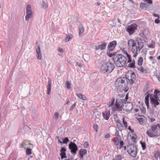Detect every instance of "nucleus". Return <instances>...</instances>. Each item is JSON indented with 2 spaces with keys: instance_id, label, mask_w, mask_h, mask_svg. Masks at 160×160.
I'll return each mask as SVG.
<instances>
[{
  "instance_id": "nucleus-30",
  "label": "nucleus",
  "mask_w": 160,
  "mask_h": 160,
  "mask_svg": "<svg viewBox=\"0 0 160 160\" xmlns=\"http://www.w3.org/2000/svg\"><path fill=\"white\" fill-rule=\"evenodd\" d=\"M42 6L43 8L44 9H47L48 7L47 3L44 1L42 2Z\"/></svg>"
},
{
  "instance_id": "nucleus-61",
  "label": "nucleus",
  "mask_w": 160,
  "mask_h": 160,
  "mask_svg": "<svg viewBox=\"0 0 160 160\" xmlns=\"http://www.w3.org/2000/svg\"><path fill=\"white\" fill-rule=\"evenodd\" d=\"M138 111H139V110L138 109H135V111L136 112H138Z\"/></svg>"
},
{
  "instance_id": "nucleus-8",
  "label": "nucleus",
  "mask_w": 160,
  "mask_h": 160,
  "mask_svg": "<svg viewBox=\"0 0 160 160\" xmlns=\"http://www.w3.org/2000/svg\"><path fill=\"white\" fill-rule=\"evenodd\" d=\"M123 55L125 57H127L128 59V63L130 62L128 65V67L132 68H135V59H136V58H135L133 57V58L132 59L131 55L128 53L127 52H126Z\"/></svg>"
},
{
  "instance_id": "nucleus-6",
  "label": "nucleus",
  "mask_w": 160,
  "mask_h": 160,
  "mask_svg": "<svg viewBox=\"0 0 160 160\" xmlns=\"http://www.w3.org/2000/svg\"><path fill=\"white\" fill-rule=\"evenodd\" d=\"M117 60L115 61V63L116 66L121 67L125 64L127 59L125 56L119 54L117 56Z\"/></svg>"
},
{
  "instance_id": "nucleus-37",
  "label": "nucleus",
  "mask_w": 160,
  "mask_h": 160,
  "mask_svg": "<svg viewBox=\"0 0 160 160\" xmlns=\"http://www.w3.org/2000/svg\"><path fill=\"white\" fill-rule=\"evenodd\" d=\"M120 145L119 147V149H121L122 148L123 146V142L122 141H121L120 142Z\"/></svg>"
},
{
  "instance_id": "nucleus-5",
  "label": "nucleus",
  "mask_w": 160,
  "mask_h": 160,
  "mask_svg": "<svg viewBox=\"0 0 160 160\" xmlns=\"http://www.w3.org/2000/svg\"><path fill=\"white\" fill-rule=\"evenodd\" d=\"M114 68V64L110 61L104 62L101 67L102 72L107 73H110Z\"/></svg>"
},
{
  "instance_id": "nucleus-45",
  "label": "nucleus",
  "mask_w": 160,
  "mask_h": 160,
  "mask_svg": "<svg viewBox=\"0 0 160 160\" xmlns=\"http://www.w3.org/2000/svg\"><path fill=\"white\" fill-rule=\"evenodd\" d=\"M66 151V149L63 148L62 147V148L60 151L61 152H65Z\"/></svg>"
},
{
  "instance_id": "nucleus-52",
  "label": "nucleus",
  "mask_w": 160,
  "mask_h": 160,
  "mask_svg": "<svg viewBox=\"0 0 160 160\" xmlns=\"http://www.w3.org/2000/svg\"><path fill=\"white\" fill-rule=\"evenodd\" d=\"M98 126L96 125H94V128L96 130V131L97 132V128H98Z\"/></svg>"
},
{
  "instance_id": "nucleus-38",
  "label": "nucleus",
  "mask_w": 160,
  "mask_h": 160,
  "mask_svg": "<svg viewBox=\"0 0 160 160\" xmlns=\"http://www.w3.org/2000/svg\"><path fill=\"white\" fill-rule=\"evenodd\" d=\"M123 125L124 126V127L125 128H127V126H128L127 122L125 121H124V118H123Z\"/></svg>"
},
{
  "instance_id": "nucleus-17",
  "label": "nucleus",
  "mask_w": 160,
  "mask_h": 160,
  "mask_svg": "<svg viewBox=\"0 0 160 160\" xmlns=\"http://www.w3.org/2000/svg\"><path fill=\"white\" fill-rule=\"evenodd\" d=\"M126 109L127 112L131 111L133 108V104L130 102H127L125 103Z\"/></svg>"
},
{
  "instance_id": "nucleus-50",
  "label": "nucleus",
  "mask_w": 160,
  "mask_h": 160,
  "mask_svg": "<svg viewBox=\"0 0 160 160\" xmlns=\"http://www.w3.org/2000/svg\"><path fill=\"white\" fill-rule=\"evenodd\" d=\"M107 55L110 57H111L112 56V53H111L109 52H107Z\"/></svg>"
},
{
  "instance_id": "nucleus-18",
  "label": "nucleus",
  "mask_w": 160,
  "mask_h": 160,
  "mask_svg": "<svg viewBox=\"0 0 160 160\" xmlns=\"http://www.w3.org/2000/svg\"><path fill=\"white\" fill-rule=\"evenodd\" d=\"M36 51L37 53V58L38 59L41 60L42 59V54L40 52V49L39 46H38Z\"/></svg>"
},
{
  "instance_id": "nucleus-51",
  "label": "nucleus",
  "mask_w": 160,
  "mask_h": 160,
  "mask_svg": "<svg viewBox=\"0 0 160 160\" xmlns=\"http://www.w3.org/2000/svg\"><path fill=\"white\" fill-rule=\"evenodd\" d=\"M58 142L61 143H62V141L61 140V138H58Z\"/></svg>"
},
{
  "instance_id": "nucleus-32",
  "label": "nucleus",
  "mask_w": 160,
  "mask_h": 160,
  "mask_svg": "<svg viewBox=\"0 0 160 160\" xmlns=\"http://www.w3.org/2000/svg\"><path fill=\"white\" fill-rule=\"evenodd\" d=\"M26 154L27 155H30L31 154V148H28L26 150Z\"/></svg>"
},
{
  "instance_id": "nucleus-60",
  "label": "nucleus",
  "mask_w": 160,
  "mask_h": 160,
  "mask_svg": "<svg viewBox=\"0 0 160 160\" xmlns=\"http://www.w3.org/2000/svg\"><path fill=\"white\" fill-rule=\"evenodd\" d=\"M142 112H145V109L144 108H142Z\"/></svg>"
},
{
  "instance_id": "nucleus-31",
  "label": "nucleus",
  "mask_w": 160,
  "mask_h": 160,
  "mask_svg": "<svg viewBox=\"0 0 160 160\" xmlns=\"http://www.w3.org/2000/svg\"><path fill=\"white\" fill-rule=\"evenodd\" d=\"M115 158L116 160H121L123 158V157L121 155H118L116 156Z\"/></svg>"
},
{
  "instance_id": "nucleus-26",
  "label": "nucleus",
  "mask_w": 160,
  "mask_h": 160,
  "mask_svg": "<svg viewBox=\"0 0 160 160\" xmlns=\"http://www.w3.org/2000/svg\"><path fill=\"white\" fill-rule=\"evenodd\" d=\"M117 124L118 128L121 130L123 129V127L122 124L119 122H117Z\"/></svg>"
},
{
  "instance_id": "nucleus-1",
  "label": "nucleus",
  "mask_w": 160,
  "mask_h": 160,
  "mask_svg": "<svg viewBox=\"0 0 160 160\" xmlns=\"http://www.w3.org/2000/svg\"><path fill=\"white\" fill-rule=\"evenodd\" d=\"M160 91L155 89L154 94L148 92L145 98V102L147 108L149 107V100L150 98V102L153 108H156L160 103Z\"/></svg>"
},
{
  "instance_id": "nucleus-33",
  "label": "nucleus",
  "mask_w": 160,
  "mask_h": 160,
  "mask_svg": "<svg viewBox=\"0 0 160 160\" xmlns=\"http://www.w3.org/2000/svg\"><path fill=\"white\" fill-rule=\"evenodd\" d=\"M66 86L67 88L68 89H69L70 88V86L71 84L68 81H66Z\"/></svg>"
},
{
  "instance_id": "nucleus-36",
  "label": "nucleus",
  "mask_w": 160,
  "mask_h": 160,
  "mask_svg": "<svg viewBox=\"0 0 160 160\" xmlns=\"http://www.w3.org/2000/svg\"><path fill=\"white\" fill-rule=\"evenodd\" d=\"M26 144H25L23 142L20 144V147L21 148H27L26 146Z\"/></svg>"
},
{
  "instance_id": "nucleus-24",
  "label": "nucleus",
  "mask_w": 160,
  "mask_h": 160,
  "mask_svg": "<svg viewBox=\"0 0 160 160\" xmlns=\"http://www.w3.org/2000/svg\"><path fill=\"white\" fill-rule=\"evenodd\" d=\"M72 35L71 34H69L68 35H67L66 38H65V40L66 42H68L69 40L72 38Z\"/></svg>"
},
{
  "instance_id": "nucleus-58",
  "label": "nucleus",
  "mask_w": 160,
  "mask_h": 160,
  "mask_svg": "<svg viewBox=\"0 0 160 160\" xmlns=\"http://www.w3.org/2000/svg\"><path fill=\"white\" fill-rule=\"evenodd\" d=\"M69 102H70V101H69V100H68L67 101V102H66V104H68H68L69 103Z\"/></svg>"
},
{
  "instance_id": "nucleus-20",
  "label": "nucleus",
  "mask_w": 160,
  "mask_h": 160,
  "mask_svg": "<svg viewBox=\"0 0 160 160\" xmlns=\"http://www.w3.org/2000/svg\"><path fill=\"white\" fill-rule=\"evenodd\" d=\"M146 134H148V136L150 137H152L154 136H156V135L154 133L153 129H149L147 131Z\"/></svg>"
},
{
  "instance_id": "nucleus-49",
  "label": "nucleus",
  "mask_w": 160,
  "mask_h": 160,
  "mask_svg": "<svg viewBox=\"0 0 160 160\" xmlns=\"http://www.w3.org/2000/svg\"><path fill=\"white\" fill-rule=\"evenodd\" d=\"M110 137V134L109 133H108V134H106L105 135L104 137H105V138H108Z\"/></svg>"
},
{
  "instance_id": "nucleus-25",
  "label": "nucleus",
  "mask_w": 160,
  "mask_h": 160,
  "mask_svg": "<svg viewBox=\"0 0 160 160\" xmlns=\"http://www.w3.org/2000/svg\"><path fill=\"white\" fill-rule=\"evenodd\" d=\"M115 135L116 136L114 137L115 139H118V140H121V138L120 136L119 135V133L118 131H116L115 133Z\"/></svg>"
},
{
  "instance_id": "nucleus-13",
  "label": "nucleus",
  "mask_w": 160,
  "mask_h": 160,
  "mask_svg": "<svg viewBox=\"0 0 160 160\" xmlns=\"http://www.w3.org/2000/svg\"><path fill=\"white\" fill-rule=\"evenodd\" d=\"M143 62V59L142 58V57H140L138 61V66L137 68L139 71L142 72H146V70L144 69V68L142 66Z\"/></svg>"
},
{
  "instance_id": "nucleus-44",
  "label": "nucleus",
  "mask_w": 160,
  "mask_h": 160,
  "mask_svg": "<svg viewBox=\"0 0 160 160\" xmlns=\"http://www.w3.org/2000/svg\"><path fill=\"white\" fill-rule=\"evenodd\" d=\"M144 1L147 2L149 4L152 3V1L150 0H144Z\"/></svg>"
},
{
  "instance_id": "nucleus-41",
  "label": "nucleus",
  "mask_w": 160,
  "mask_h": 160,
  "mask_svg": "<svg viewBox=\"0 0 160 160\" xmlns=\"http://www.w3.org/2000/svg\"><path fill=\"white\" fill-rule=\"evenodd\" d=\"M121 50L123 55H124L126 53V52H127L126 50L124 48H121Z\"/></svg>"
},
{
  "instance_id": "nucleus-27",
  "label": "nucleus",
  "mask_w": 160,
  "mask_h": 160,
  "mask_svg": "<svg viewBox=\"0 0 160 160\" xmlns=\"http://www.w3.org/2000/svg\"><path fill=\"white\" fill-rule=\"evenodd\" d=\"M155 42H152L151 43L148 44V47L151 48H154L155 47Z\"/></svg>"
},
{
  "instance_id": "nucleus-23",
  "label": "nucleus",
  "mask_w": 160,
  "mask_h": 160,
  "mask_svg": "<svg viewBox=\"0 0 160 160\" xmlns=\"http://www.w3.org/2000/svg\"><path fill=\"white\" fill-rule=\"evenodd\" d=\"M76 95H77L79 98L82 99L83 100H85L87 99V98L86 97L79 93H77L76 94Z\"/></svg>"
},
{
  "instance_id": "nucleus-46",
  "label": "nucleus",
  "mask_w": 160,
  "mask_h": 160,
  "mask_svg": "<svg viewBox=\"0 0 160 160\" xmlns=\"http://www.w3.org/2000/svg\"><path fill=\"white\" fill-rule=\"evenodd\" d=\"M154 22L157 24H158L160 23V20L158 18L155 20Z\"/></svg>"
},
{
  "instance_id": "nucleus-48",
  "label": "nucleus",
  "mask_w": 160,
  "mask_h": 160,
  "mask_svg": "<svg viewBox=\"0 0 160 160\" xmlns=\"http://www.w3.org/2000/svg\"><path fill=\"white\" fill-rule=\"evenodd\" d=\"M58 50L59 52L62 53L63 52V50L60 48H59L58 49Z\"/></svg>"
},
{
  "instance_id": "nucleus-3",
  "label": "nucleus",
  "mask_w": 160,
  "mask_h": 160,
  "mask_svg": "<svg viewBox=\"0 0 160 160\" xmlns=\"http://www.w3.org/2000/svg\"><path fill=\"white\" fill-rule=\"evenodd\" d=\"M114 101L115 98H113L110 101L108 104L109 110H107L106 111L102 113L103 118L106 120H108L110 117V110L112 109V111L113 112L122 110V108L120 105L117 102H116V103L114 104Z\"/></svg>"
},
{
  "instance_id": "nucleus-64",
  "label": "nucleus",
  "mask_w": 160,
  "mask_h": 160,
  "mask_svg": "<svg viewBox=\"0 0 160 160\" xmlns=\"http://www.w3.org/2000/svg\"><path fill=\"white\" fill-rule=\"evenodd\" d=\"M157 152H160V151H158Z\"/></svg>"
},
{
  "instance_id": "nucleus-21",
  "label": "nucleus",
  "mask_w": 160,
  "mask_h": 160,
  "mask_svg": "<svg viewBox=\"0 0 160 160\" xmlns=\"http://www.w3.org/2000/svg\"><path fill=\"white\" fill-rule=\"evenodd\" d=\"M51 82L50 80H49L48 81V88H47V94H49L51 92Z\"/></svg>"
},
{
  "instance_id": "nucleus-62",
  "label": "nucleus",
  "mask_w": 160,
  "mask_h": 160,
  "mask_svg": "<svg viewBox=\"0 0 160 160\" xmlns=\"http://www.w3.org/2000/svg\"><path fill=\"white\" fill-rule=\"evenodd\" d=\"M158 157H159V159H160V152H159L158 153Z\"/></svg>"
},
{
  "instance_id": "nucleus-47",
  "label": "nucleus",
  "mask_w": 160,
  "mask_h": 160,
  "mask_svg": "<svg viewBox=\"0 0 160 160\" xmlns=\"http://www.w3.org/2000/svg\"><path fill=\"white\" fill-rule=\"evenodd\" d=\"M76 103H74L70 107V110H72L76 106Z\"/></svg>"
},
{
  "instance_id": "nucleus-57",
  "label": "nucleus",
  "mask_w": 160,
  "mask_h": 160,
  "mask_svg": "<svg viewBox=\"0 0 160 160\" xmlns=\"http://www.w3.org/2000/svg\"><path fill=\"white\" fill-rule=\"evenodd\" d=\"M151 121L152 122H154L155 120V119L154 118H152L151 119Z\"/></svg>"
},
{
  "instance_id": "nucleus-16",
  "label": "nucleus",
  "mask_w": 160,
  "mask_h": 160,
  "mask_svg": "<svg viewBox=\"0 0 160 160\" xmlns=\"http://www.w3.org/2000/svg\"><path fill=\"white\" fill-rule=\"evenodd\" d=\"M117 44L116 41H113L110 42L108 46V49L109 51H112L115 48Z\"/></svg>"
},
{
  "instance_id": "nucleus-34",
  "label": "nucleus",
  "mask_w": 160,
  "mask_h": 160,
  "mask_svg": "<svg viewBox=\"0 0 160 160\" xmlns=\"http://www.w3.org/2000/svg\"><path fill=\"white\" fill-rule=\"evenodd\" d=\"M141 145L142 147V148L143 150H144L146 148V144L144 142H142L141 141Z\"/></svg>"
},
{
  "instance_id": "nucleus-40",
  "label": "nucleus",
  "mask_w": 160,
  "mask_h": 160,
  "mask_svg": "<svg viewBox=\"0 0 160 160\" xmlns=\"http://www.w3.org/2000/svg\"><path fill=\"white\" fill-rule=\"evenodd\" d=\"M115 141L114 143V145L115 146H118V145L119 141H120V140H118V139H115Z\"/></svg>"
},
{
  "instance_id": "nucleus-55",
  "label": "nucleus",
  "mask_w": 160,
  "mask_h": 160,
  "mask_svg": "<svg viewBox=\"0 0 160 160\" xmlns=\"http://www.w3.org/2000/svg\"><path fill=\"white\" fill-rule=\"evenodd\" d=\"M157 78L158 79V80L159 81V82H160V75H158L157 77Z\"/></svg>"
},
{
  "instance_id": "nucleus-42",
  "label": "nucleus",
  "mask_w": 160,
  "mask_h": 160,
  "mask_svg": "<svg viewBox=\"0 0 160 160\" xmlns=\"http://www.w3.org/2000/svg\"><path fill=\"white\" fill-rule=\"evenodd\" d=\"M158 152H157L156 153H155L154 155V157L157 160H158Z\"/></svg>"
},
{
  "instance_id": "nucleus-39",
  "label": "nucleus",
  "mask_w": 160,
  "mask_h": 160,
  "mask_svg": "<svg viewBox=\"0 0 160 160\" xmlns=\"http://www.w3.org/2000/svg\"><path fill=\"white\" fill-rule=\"evenodd\" d=\"M89 146V143L87 142H85L84 144V147L85 148H87Z\"/></svg>"
},
{
  "instance_id": "nucleus-2",
  "label": "nucleus",
  "mask_w": 160,
  "mask_h": 160,
  "mask_svg": "<svg viewBox=\"0 0 160 160\" xmlns=\"http://www.w3.org/2000/svg\"><path fill=\"white\" fill-rule=\"evenodd\" d=\"M128 48L132 54L133 57L136 58L137 56L138 52L142 48L144 47V43L141 39H139L137 42V45L136 41L133 39H129L128 41Z\"/></svg>"
},
{
  "instance_id": "nucleus-28",
  "label": "nucleus",
  "mask_w": 160,
  "mask_h": 160,
  "mask_svg": "<svg viewBox=\"0 0 160 160\" xmlns=\"http://www.w3.org/2000/svg\"><path fill=\"white\" fill-rule=\"evenodd\" d=\"M61 140L62 141V143L65 144H67L69 141L67 137L65 138H61Z\"/></svg>"
},
{
  "instance_id": "nucleus-43",
  "label": "nucleus",
  "mask_w": 160,
  "mask_h": 160,
  "mask_svg": "<svg viewBox=\"0 0 160 160\" xmlns=\"http://www.w3.org/2000/svg\"><path fill=\"white\" fill-rule=\"evenodd\" d=\"M54 115L55 118L56 119H57L58 118V116H59V114H58V112H55L54 113Z\"/></svg>"
},
{
  "instance_id": "nucleus-53",
  "label": "nucleus",
  "mask_w": 160,
  "mask_h": 160,
  "mask_svg": "<svg viewBox=\"0 0 160 160\" xmlns=\"http://www.w3.org/2000/svg\"><path fill=\"white\" fill-rule=\"evenodd\" d=\"M153 15L155 17H159V15L157 14L154 13V14H153Z\"/></svg>"
},
{
  "instance_id": "nucleus-4",
  "label": "nucleus",
  "mask_w": 160,
  "mask_h": 160,
  "mask_svg": "<svg viewBox=\"0 0 160 160\" xmlns=\"http://www.w3.org/2000/svg\"><path fill=\"white\" fill-rule=\"evenodd\" d=\"M127 81V79L125 77H123L118 78L115 83L116 89L119 90L121 89L123 90L127 86L126 84Z\"/></svg>"
},
{
  "instance_id": "nucleus-19",
  "label": "nucleus",
  "mask_w": 160,
  "mask_h": 160,
  "mask_svg": "<svg viewBox=\"0 0 160 160\" xmlns=\"http://www.w3.org/2000/svg\"><path fill=\"white\" fill-rule=\"evenodd\" d=\"M136 118L141 124L142 125L143 124V122L145 118V117L144 116L136 115Z\"/></svg>"
},
{
  "instance_id": "nucleus-11",
  "label": "nucleus",
  "mask_w": 160,
  "mask_h": 160,
  "mask_svg": "<svg viewBox=\"0 0 160 160\" xmlns=\"http://www.w3.org/2000/svg\"><path fill=\"white\" fill-rule=\"evenodd\" d=\"M107 44V43L106 42H101L100 44L94 46L93 48L96 51L104 50L106 48Z\"/></svg>"
},
{
  "instance_id": "nucleus-22",
  "label": "nucleus",
  "mask_w": 160,
  "mask_h": 160,
  "mask_svg": "<svg viewBox=\"0 0 160 160\" xmlns=\"http://www.w3.org/2000/svg\"><path fill=\"white\" fill-rule=\"evenodd\" d=\"M86 151L85 149H81L79 151V154L82 158H83V156L86 153Z\"/></svg>"
},
{
  "instance_id": "nucleus-54",
  "label": "nucleus",
  "mask_w": 160,
  "mask_h": 160,
  "mask_svg": "<svg viewBox=\"0 0 160 160\" xmlns=\"http://www.w3.org/2000/svg\"><path fill=\"white\" fill-rule=\"evenodd\" d=\"M146 4H145V3H141L140 4V7L142 8V6L143 5H145Z\"/></svg>"
},
{
  "instance_id": "nucleus-35",
  "label": "nucleus",
  "mask_w": 160,
  "mask_h": 160,
  "mask_svg": "<svg viewBox=\"0 0 160 160\" xmlns=\"http://www.w3.org/2000/svg\"><path fill=\"white\" fill-rule=\"evenodd\" d=\"M66 154L65 152H61L60 153V156H61V158L63 159L64 158H66Z\"/></svg>"
},
{
  "instance_id": "nucleus-7",
  "label": "nucleus",
  "mask_w": 160,
  "mask_h": 160,
  "mask_svg": "<svg viewBox=\"0 0 160 160\" xmlns=\"http://www.w3.org/2000/svg\"><path fill=\"white\" fill-rule=\"evenodd\" d=\"M127 151L132 157H136L137 153V148L135 145L133 144H129L127 146Z\"/></svg>"
},
{
  "instance_id": "nucleus-9",
  "label": "nucleus",
  "mask_w": 160,
  "mask_h": 160,
  "mask_svg": "<svg viewBox=\"0 0 160 160\" xmlns=\"http://www.w3.org/2000/svg\"><path fill=\"white\" fill-rule=\"evenodd\" d=\"M127 78L131 83H133L135 81L136 75L132 71H128L126 75Z\"/></svg>"
},
{
  "instance_id": "nucleus-59",
  "label": "nucleus",
  "mask_w": 160,
  "mask_h": 160,
  "mask_svg": "<svg viewBox=\"0 0 160 160\" xmlns=\"http://www.w3.org/2000/svg\"><path fill=\"white\" fill-rule=\"evenodd\" d=\"M157 59L158 60H160V55L157 57Z\"/></svg>"
},
{
  "instance_id": "nucleus-14",
  "label": "nucleus",
  "mask_w": 160,
  "mask_h": 160,
  "mask_svg": "<svg viewBox=\"0 0 160 160\" xmlns=\"http://www.w3.org/2000/svg\"><path fill=\"white\" fill-rule=\"evenodd\" d=\"M68 146L69 149L71 150V152L75 154L78 150V147L76 144L74 142H71Z\"/></svg>"
},
{
  "instance_id": "nucleus-12",
  "label": "nucleus",
  "mask_w": 160,
  "mask_h": 160,
  "mask_svg": "<svg viewBox=\"0 0 160 160\" xmlns=\"http://www.w3.org/2000/svg\"><path fill=\"white\" fill-rule=\"evenodd\" d=\"M137 25L136 24H132L128 27L127 31L128 32L130 35H132L137 29Z\"/></svg>"
},
{
  "instance_id": "nucleus-29",
  "label": "nucleus",
  "mask_w": 160,
  "mask_h": 160,
  "mask_svg": "<svg viewBox=\"0 0 160 160\" xmlns=\"http://www.w3.org/2000/svg\"><path fill=\"white\" fill-rule=\"evenodd\" d=\"M84 31V28L82 26H80L79 28V34L80 35L83 33Z\"/></svg>"
},
{
  "instance_id": "nucleus-10",
  "label": "nucleus",
  "mask_w": 160,
  "mask_h": 160,
  "mask_svg": "<svg viewBox=\"0 0 160 160\" xmlns=\"http://www.w3.org/2000/svg\"><path fill=\"white\" fill-rule=\"evenodd\" d=\"M26 11V15L25 16V20L26 21H28L29 19L32 18V14L31 7L29 5L27 6Z\"/></svg>"
},
{
  "instance_id": "nucleus-15",
  "label": "nucleus",
  "mask_w": 160,
  "mask_h": 160,
  "mask_svg": "<svg viewBox=\"0 0 160 160\" xmlns=\"http://www.w3.org/2000/svg\"><path fill=\"white\" fill-rule=\"evenodd\" d=\"M151 128L153 129L156 136L160 134V126L158 124L153 125L151 127Z\"/></svg>"
},
{
  "instance_id": "nucleus-56",
  "label": "nucleus",
  "mask_w": 160,
  "mask_h": 160,
  "mask_svg": "<svg viewBox=\"0 0 160 160\" xmlns=\"http://www.w3.org/2000/svg\"><path fill=\"white\" fill-rule=\"evenodd\" d=\"M153 58V57L152 56H150L149 57V59H150V60H151Z\"/></svg>"
},
{
  "instance_id": "nucleus-63",
  "label": "nucleus",
  "mask_w": 160,
  "mask_h": 160,
  "mask_svg": "<svg viewBox=\"0 0 160 160\" xmlns=\"http://www.w3.org/2000/svg\"><path fill=\"white\" fill-rule=\"evenodd\" d=\"M147 51L146 50H145V52H144L145 54H146L147 53Z\"/></svg>"
}]
</instances>
